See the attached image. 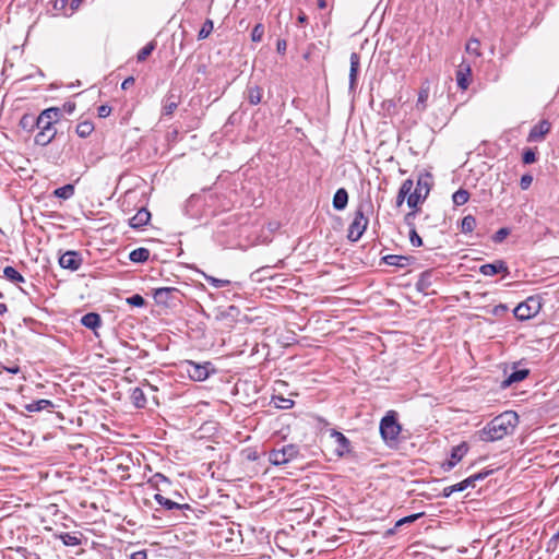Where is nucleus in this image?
<instances>
[{
    "label": "nucleus",
    "instance_id": "nucleus-1",
    "mask_svg": "<svg viewBox=\"0 0 559 559\" xmlns=\"http://www.w3.org/2000/svg\"><path fill=\"white\" fill-rule=\"evenodd\" d=\"M519 424V416L513 411L504 412L491 419L480 431L479 439L493 442L511 435Z\"/></svg>",
    "mask_w": 559,
    "mask_h": 559
},
{
    "label": "nucleus",
    "instance_id": "nucleus-2",
    "mask_svg": "<svg viewBox=\"0 0 559 559\" xmlns=\"http://www.w3.org/2000/svg\"><path fill=\"white\" fill-rule=\"evenodd\" d=\"M61 118V109L59 107H49L44 109L37 116L38 132L34 138L36 145L47 146L57 135V129L55 124Z\"/></svg>",
    "mask_w": 559,
    "mask_h": 559
},
{
    "label": "nucleus",
    "instance_id": "nucleus-3",
    "mask_svg": "<svg viewBox=\"0 0 559 559\" xmlns=\"http://www.w3.org/2000/svg\"><path fill=\"white\" fill-rule=\"evenodd\" d=\"M402 427L397 421L396 413L390 411L380 421V433L386 444L397 441Z\"/></svg>",
    "mask_w": 559,
    "mask_h": 559
},
{
    "label": "nucleus",
    "instance_id": "nucleus-4",
    "mask_svg": "<svg viewBox=\"0 0 559 559\" xmlns=\"http://www.w3.org/2000/svg\"><path fill=\"white\" fill-rule=\"evenodd\" d=\"M542 305L538 297L531 296L525 301L520 302L513 310L518 320L525 321L534 318L540 311Z\"/></svg>",
    "mask_w": 559,
    "mask_h": 559
},
{
    "label": "nucleus",
    "instance_id": "nucleus-5",
    "mask_svg": "<svg viewBox=\"0 0 559 559\" xmlns=\"http://www.w3.org/2000/svg\"><path fill=\"white\" fill-rule=\"evenodd\" d=\"M185 369L191 380L199 382L206 380L211 373L215 372V368L210 361L198 364L192 360H187L185 362Z\"/></svg>",
    "mask_w": 559,
    "mask_h": 559
},
{
    "label": "nucleus",
    "instance_id": "nucleus-6",
    "mask_svg": "<svg viewBox=\"0 0 559 559\" xmlns=\"http://www.w3.org/2000/svg\"><path fill=\"white\" fill-rule=\"evenodd\" d=\"M368 218L365 216L362 205L358 206L354 219L348 227L347 238L352 242L358 241L368 226Z\"/></svg>",
    "mask_w": 559,
    "mask_h": 559
},
{
    "label": "nucleus",
    "instance_id": "nucleus-7",
    "mask_svg": "<svg viewBox=\"0 0 559 559\" xmlns=\"http://www.w3.org/2000/svg\"><path fill=\"white\" fill-rule=\"evenodd\" d=\"M298 454L299 449L297 445L286 444L281 449H273L269 454V460L273 465H284L296 459Z\"/></svg>",
    "mask_w": 559,
    "mask_h": 559
},
{
    "label": "nucleus",
    "instance_id": "nucleus-8",
    "mask_svg": "<svg viewBox=\"0 0 559 559\" xmlns=\"http://www.w3.org/2000/svg\"><path fill=\"white\" fill-rule=\"evenodd\" d=\"M178 295H180V292L175 287H159L155 288L153 293L155 302L164 306H169L178 300Z\"/></svg>",
    "mask_w": 559,
    "mask_h": 559
},
{
    "label": "nucleus",
    "instance_id": "nucleus-9",
    "mask_svg": "<svg viewBox=\"0 0 559 559\" xmlns=\"http://www.w3.org/2000/svg\"><path fill=\"white\" fill-rule=\"evenodd\" d=\"M429 183L421 177L417 180V186L414 192H409L407 197V205L412 209L416 207L419 202L425 200L429 193Z\"/></svg>",
    "mask_w": 559,
    "mask_h": 559
},
{
    "label": "nucleus",
    "instance_id": "nucleus-10",
    "mask_svg": "<svg viewBox=\"0 0 559 559\" xmlns=\"http://www.w3.org/2000/svg\"><path fill=\"white\" fill-rule=\"evenodd\" d=\"M468 452V444L461 442L451 449L450 459L441 464L444 472H450Z\"/></svg>",
    "mask_w": 559,
    "mask_h": 559
},
{
    "label": "nucleus",
    "instance_id": "nucleus-11",
    "mask_svg": "<svg viewBox=\"0 0 559 559\" xmlns=\"http://www.w3.org/2000/svg\"><path fill=\"white\" fill-rule=\"evenodd\" d=\"M83 263V258L78 251H67L59 258V265L62 269H67L70 271H78Z\"/></svg>",
    "mask_w": 559,
    "mask_h": 559
},
{
    "label": "nucleus",
    "instance_id": "nucleus-12",
    "mask_svg": "<svg viewBox=\"0 0 559 559\" xmlns=\"http://www.w3.org/2000/svg\"><path fill=\"white\" fill-rule=\"evenodd\" d=\"M550 130L551 123L546 119L540 120L532 127L527 135V142H542Z\"/></svg>",
    "mask_w": 559,
    "mask_h": 559
},
{
    "label": "nucleus",
    "instance_id": "nucleus-13",
    "mask_svg": "<svg viewBox=\"0 0 559 559\" xmlns=\"http://www.w3.org/2000/svg\"><path fill=\"white\" fill-rule=\"evenodd\" d=\"M479 273L484 276H493L499 273L509 275L508 264L503 260H496L492 263H486L479 266Z\"/></svg>",
    "mask_w": 559,
    "mask_h": 559
},
{
    "label": "nucleus",
    "instance_id": "nucleus-14",
    "mask_svg": "<svg viewBox=\"0 0 559 559\" xmlns=\"http://www.w3.org/2000/svg\"><path fill=\"white\" fill-rule=\"evenodd\" d=\"M471 76H472V67L468 62L463 60L456 70V83L457 86L465 91L468 88L471 83Z\"/></svg>",
    "mask_w": 559,
    "mask_h": 559
},
{
    "label": "nucleus",
    "instance_id": "nucleus-15",
    "mask_svg": "<svg viewBox=\"0 0 559 559\" xmlns=\"http://www.w3.org/2000/svg\"><path fill=\"white\" fill-rule=\"evenodd\" d=\"M330 437L334 439L336 443L335 453L337 456H344L350 452V441L342 432L331 429Z\"/></svg>",
    "mask_w": 559,
    "mask_h": 559
},
{
    "label": "nucleus",
    "instance_id": "nucleus-16",
    "mask_svg": "<svg viewBox=\"0 0 559 559\" xmlns=\"http://www.w3.org/2000/svg\"><path fill=\"white\" fill-rule=\"evenodd\" d=\"M154 499L166 511L175 512V511L191 510V507L189 504L175 502V501L164 497L160 493H155Z\"/></svg>",
    "mask_w": 559,
    "mask_h": 559
},
{
    "label": "nucleus",
    "instance_id": "nucleus-17",
    "mask_svg": "<svg viewBox=\"0 0 559 559\" xmlns=\"http://www.w3.org/2000/svg\"><path fill=\"white\" fill-rule=\"evenodd\" d=\"M151 213L147 209L141 207L130 219L129 225L134 229H139L148 224Z\"/></svg>",
    "mask_w": 559,
    "mask_h": 559
},
{
    "label": "nucleus",
    "instance_id": "nucleus-18",
    "mask_svg": "<svg viewBox=\"0 0 559 559\" xmlns=\"http://www.w3.org/2000/svg\"><path fill=\"white\" fill-rule=\"evenodd\" d=\"M349 91H354L357 84V75L360 68V56L357 52H352L349 57Z\"/></svg>",
    "mask_w": 559,
    "mask_h": 559
},
{
    "label": "nucleus",
    "instance_id": "nucleus-19",
    "mask_svg": "<svg viewBox=\"0 0 559 559\" xmlns=\"http://www.w3.org/2000/svg\"><path fill=\"white\" fill-rule=\"evenodd\" d=\"M414 258L399 254H388L382 258V261L392 266L406 267L408 266Z\"/></svg>",
    "mask_w": 559,
    "mask_h": 559
},
{
    "label": "nucleus",
    "instance_id": "nucleus-20",
    "mask_svg": "<svg viewBox=\"0 0 559 559\" xmlns=\"http://www.w3.org/2000/svg\"><path fill=\"white\" fill-rule=\"evenodd\" d=\"M178 105H179L178 97L173 93H168L163 99V108H162L163 116H171L174 114V111L177 109Z\"/></svg>",
    "mask_w": 559,
    "mask_h": 559
},
{
    "label": "nucleus",
    "instance_id": "nucleus-21",
    "mask_svg": "<svg viewBox=\"0 0 559 559\" xmlns=\"http://www.w3.org/2000/svg\"><path fill=\"white\" fill-rule=\"evenodd\" d=\"M347 203H348V193H347L346 189H344V188L337 189L333 197V202H332L333 207L336 211H342L347 206Z\"/></svg>",
    "mask_w": 559,
    "mask_h": 559
},
{
    "label": "nucleus",
    "instance_id": "nucleus-22",
    "mask_svg": "<svg viewBox=\"0 0 559 559\" xmlns=\"http://www.w3.org/2000/svg\"><path fill=\"white\" fill-rule=\"evenodd\" d=\"M53 407V403L50 400L46 399L33 401L24 406V408L29 413L41 412L44 409H50Z\"/></svg>",
    "mask_w": 559,
    "mask_h": 559
},
{
    "label": "nucleus",
    "instance_id": "nucleus-23",
    "mask_svg": "<svg viewBox=\"0 0 559 559\" xmlns=\"http://www.w3.org/2000/svg\"><path fill=\"white\" fill-rule=\"evenodd\" d=\"M530 371L527 369H516L512 371L501 383L502 388L510 386L515 382H520L524 380L528 376Z\"/></svg>",
    "mask_w": 559,
    "mask_h": 559
},
{
    "label": "nucleus",
    "instance_id": "nucleus-24",
    "mask_svg": "<svg viewBox=\"0 0 559 559\" xmlns=\"http://www.w3.org/2000/svg\"><path fill=\"white\" fill-rule=\"evenodd\" d=\"M81 323L87 328V329H91V330H96L98 326H100L102 324V318L98 313L96 312H88L86 314H84L81 319Z\"/></svg>",
    "mask_w": 559,
    "mask_h": 559
},
{
    "label": "nucleus",
    "instance_id": "nucleus-25",
    "mask_svg": "<svg viewBox=\"0 0 559 559\" xmlns=\"http://www.w3.org/2000/svg\"><path fill=\"white\" fill-rule=\"evenodd\" d=\"M19 126L26 132H33L37 127V117L32 114H24Z\"/></svg>",
    "mask_w": 559,
    "mask_h": 559
},
{
    "label": "nucleus",
    "instance_id": "nucleus-26",
    "mask_svg": "<svg viewBox=\"0 0 559 559\" xmlns=\"http://www.w3.org/2000/svg\"><path fill=\"white\" fill-rule=\"evenodd\" d=\"M130 397H131L132 404L136 408H144L146 406L147 400H146L145 393L143 392V390L141 388L132 389Z\"/></svg>",
    "mask_w": 559,
    "mask_h": 559
},
{
    "label": "nucleus",
    "instance_id": "nucleus-27",
    "mask_svg": "<svg viewBox=\"0 0 559 559\" xmlns=\"http://www.w3.org/2000/svg\"><path fill=\"white\" fill-rule=\"evenodd\" d=\"M431 271H425L419 275L418 281L416 282V289L420 293H426L428 288L431 286Z\"/></svg>",
    "mask_w": 559,
    "mask_h": 559
},
{
    "label": "nucleus",
    "instance_id": "nucleus-28",
    "mask_svg": "<svg viewBox=\"0 0 559 559\" xmlns=\"http://www.w3.org/2000/svg\"><path fill=\"white\" fill-rule=\"evenodd\" d=\"M150 258V250L146 248H136L129 254V259L134 263L146 262Z\"/></svg>",
    "mask_w": 559,
    "mask_h": 559
},
{
    "label": "nucleus",
    "instance_id": "nucleus-29",
    "mask_svg": "<svg viewBox=\"0 0 559 559\" xmlns=\"http://www.w3.org/2000/svg\"><path fill=\"white\" fill-rule=\"evenodd\" d=\"M413 186H414V183H413V180H412V179H406V180L402 183V186H401V188H400V190H399L397 198H396V204H397V206H400V205H402V204H403V202H404L405 198H407V197H408V194H409V192L412 191Z\"/></svg>",
    "mask_w": 559,
    "mask_h": 559
},
{
    "label": "nucleus",
    "instance_id": "nucleus-30",
    "mask_svg": "<svg viewBox=\"0 0 559 559\" xmlns=\"http://www.w3.org/2000/svg\"><path fill=\"white\" fill-rule=\"evenodd\" d=\"M262 98V90L258 85H249L247 88V99L251 105H258Z\"/></svg>",
    "mask_w": 559,
    "mask_h": 559
},
{
    "label": "nucleus",
    "instance_id": "nucleus-31",
    "mask_svg": "<svg viewBox=\"0 0 559 559\" xmlns=\"http://www.w3.org/2000/svg\"><path fill=\"white\" fill-rule=\"evenodd\" d=\"M3 276L11 283H24V276L17 272L13 266H5L3 269Z\"/></svg>",
    "mask_w": 559,
    "mask_h": 559
},
{
    "label": "nucleus",
    "instance_id": "nucleus-32",
    "mask_svg": "<svg viewBox=\"0 0 559 559\" xmlns=\"http://www.w3.org/2000/svg\"><path fill=\"white\" fill-rule=\"evenodd\" d=\"M94 131V124L90 120L78 123L75 132L80 138H87Z\"/></svg>",
    "mask_w": 559,
    "mask_h": 559
},
{
    "label": "nucleus",
    "instance_id": "nucleus-33",
    "mask_svg": "<svg viewBox=\"0 0 559 559\" xmlns=\"http://www.w3.org/2000/svg\"><path fill=\"white\" fill-rule=\"evenodd\" d=\"M476 227V218L473 215H466L461 222V233L471 234Z\"/></svg>",
    "mask_w": 559,
    "mask_h": 559
},
{
    "label": "nucleus",
    "instance_id": "nucleus-34",
    "mask_svg": "<svg viewBox=\"0 0 559 559\" xmlns=\"http://www.w3.org/2000/svg\"><path fill=\"white\" fill-rule=\"evenodd\" d=\"M53 194L59 198V199H63V200H68L70 199L71 197H73L74 194V186L73 185H64L60 188H57L55 191H53Z\"/></svg>",
    "mask_w": 559,
    "mask_h": 559
},
{
    "label": "nucleus",
    "instance_id": "nucleus-35",
    "mask_svg": "<svg viewBox=\"0 0 559 559\" xmlns=\"http://www.w3.org/2000/svg\"><path fill=\"white\" fill-rule=\"evenodd\" d=\"M469 200V192L465 189L456 190L452 195V201L455 205H464Z\"/></svg>",
    "mask_w": 559,
    "mask_h": 559
},
{
    "label": "nucleus",
    "instance_id": "nucleus-36",
    "mask_svg": "<svg viewBox=\"0 0 559 559\" xmlns=\"http://www.w3.org/2000/svg\"><path fill=\"white\" fill-rule=\"evenodd\" d=\"M59 538L66 546H78L81 544V539L73 533H62Z\"/></svg>",
    "mask_w": 559,
    "mask_h": 559
},
{
    "label": "nucleus",
    "instance_id": "nucleus-37",
    "mask_svg": "<svg viewBox=\"0 0 559 559\" xmlns=\"http://www.w3.org/2000/svg\"><path fill=\"white\" fill-rule=\"evenodd\" d=\"M479 47L480 41L477 38H471L465 46V50L466 52L474 55L475 57H480L481 52L479 50Z\"/></svg>",
    "mask_w": 559,
    "mask_h": 559
},
{
    "label": "nucleus",
    "instance_id": "nucleus-38",
    "mask_svg": "<svg viewBox=\"0 0 559 559\" xmlns=\"http://www.w3.org/2000/svg\"><path fill=\"white\" fill-rule=\"evenodd\" d=\"M213 28H214L213 21L210 19L205 20L201 29L199 31L198 39L202 40V39L207 38L210 36V34L213 32Z\"/></svg>",
    "mask_w": 559,
    "mask_h": 559
},
{
    "label": "nucleus",
    "instance_id": "nucleus-39",
    "mask_svg": "<svg viewBox=\"0 0 559 559\" xmlns=\"http://www.w3.org/2000/svg\"><path fill=\"white\" fill-rule=\"evenodd\" d=\"M203 276H204L205 281L214 288H223V287L230 285L229 280H222V278H217V277H214V276H211L207 274H203Z\"/></svg>",
    "mask_w": 559,
    "mask_h": 559
},
{
    "label": "nucleus",
    "instance_id": "nucleus-40",
    "mask_svg": "<svg viewBox=\"0 0 559 559\" xmlns=\"http://www.w3.org/2000/svg\"><path fill=\"white\" fill-rule=\"evenodd\" d=\"M155 49V43L150 41L147 43L143 48L140 49V51L136 55V60L139 62L144 61Z\"/></svg>",
    "mask_w": 559,
    "mask_h": 559
},
{
    "label": "nucleus",
    "instance_id": "nucleus-41",
    "mask_svg": "<svg viewBox=\"0 0 559 559\" xmlns=\"http://www.w3.org/2000/svg\"><path fill=\"white\" fill-rule=\"evenodd\" d=\"M264 35V25L262 23H258L251 31V40L254 43H260Z\"/></svg>",
    "mask_w": 559,
    "mask_h": 559
},
{
    "label": "nucleus",
    "instance_id": "nucleus-42",
    "mask_svg": "<svg viewBox=\"0 0 559 559\" xmlns=\"http://www.w3.org/2000/svg\"><path fill=\"white\" fill-rule=\"evenodd\" d=\"M429 97V88H421L418 93L416 107L420 110L426 108V103Z\"/></svg>",
    "mask_w": 559,
    "mask_h": 559
},
{
    "label": "nucleus",
    "instance_id": "nucleus-43",
    "mask_svg": "<svg viewBox=\"0 0 559 559\" xmlns=\"http://www.w3.org/2000/svg\"><path fill=\"white\" fill-rule=\"evenodd\" d=\"M127 304L133 307H143L145 305V299L140 294H134L126 299Z\"/></svg>",
    "mask_w": 559,
    "mask_h": 559
},
{
    "label": "nucleus",
    "instance_id": "nucleus-44",
    "mask_svg": "<svg viewBox=\"0 0 559 559\" xmlns=\"http://www.w3.org/2000/svg\"><path fill=\"white\" fill-rule=\"evenodd\" d=\"M461 491H463V486H461V484L457 483L455 485L448 486V487L443 488V490L441 492V497L449 498L452 493L461 492Z\"/></svg>",
    "mask_w": 559,
    "mask_h": 559
},
{
    "label": "nucleus",
    "instance_id": "nucleus-45",
    "mask_svg": "<svg viewBox=\"0 0 559 559\" xmlns=\"http://www.w3.org/2000/svg\"><path fill=\"white\" fill-rule=\"evenodd\" d=\"M423 515H424V513L420 512V513H415V514H411V515L404 516V518L400 519L395 523V527L402 526L404 524L413 523V522H415L416 520H418Z\"/></svg>",
    "mask_w": 559,
    "mask_h": 559
},
{
    "label": "nucleus",
    "instance_id": "nucleus-46",
    "mask_svg": "<svg viewBox=\"0 0 559 559\" xmlns=\"http://www.w3.org/2000/svg\"><path fill=\"white\" fill-rule=\"evenodd\" d=\"M559 543V531L552 535V537L546 544L547 552H555Z\"/></svg>",
    "mask_w": 559,
    "mask_h": 559
},
{
    "label": "nucleus",
    "instance_id": "nucleus-47",
    "mask_svg": "<svg viewBox=\"0 0 559 559\" xmlns=\"http://www.w3.org/2000/svg\"><path fill=\"white\" fill-rule=\"evenodd\" d=\"M537 159L536 157V152L532 148H526L524 152H523V155H522V160L524 164H533L535 163Z\"/></svg>",
    "mask_w": 559,
    "mask_h": 559
},
{
    "label": "nucleus",
    "instance_id": "nucleus-48",
    "mask_svg": "<svg viewBox=\"0 0 559 559\" xmlns=\"http://www.w3.org/2000/svg\"><path fill=\"white\" fill-rule=\"evenodd\" d=\"M409 242L412 246L414 247H420L423 246V239L421 237L417 234L416 231V228H411L409 229Z\"/></svg>",
    "mask_w": 559,
    "mask_h": 559
},
{
    "label": "nucleus",
    "instance_id": "nucleus-49",
    "mask_svg": "<svg viewBox=\"0 0 559 559\" xmlns=\"http://www.w3.org/2000/svg\"><path fill=\"white\" fill-rule=\"evenodd\" d=\"M509 234H510V230L508 228H506V227L500 228L492 236V240L498 243L502 242L508 237Z\"/></svg>",
    "mask_w": 559,
    "mask_h": 559
},
{
    "label": "nucleus",
    "instance_id": "nucleus-50",
    "mask_svg": "<svg viewBox=\"0 0 559 559\" xmlns=\"http://www.w3.org/2000/svg\"><path fill=\"white\" fill-rule=\"evenodd\" d=\"M276 400L278 402H275V406L278 407V408H282V409H288L290 407H293L294 405V402L290 400V399H285V397H276Z\"/></svg>",
    "mask_w": 559,
    "mask_h": 559
},
{
    "label": "nucleus",
    "instance_id": "nucleus-51",
    "mask_svg": "<svg viewBox=\"0 0 559 559\" xmlns=\"http://www.w3.org/2000/svg\"><path fill=\"white\" fill-rule=\"evenodd\" d=\"M533 182V176L530 174H525L521 177L520 186L522 190H527Z\"/></svg>",
    "mask_w": 559,
    "mask_h": 559
},
{
    "label": "nucleus",
    "instance_id": "nucleus-52",
    "mask_svg": "<svg viewBox=\"0 0 559 559\" xmlns=\"http://www.w3.org/2000/svg\"><path fill=\"white\" fill-rule=\"evenodd\" d=\"M97 112L99 118H107L111 112V108L108 105H102L98 107Z\"/></svg>",
    "mask_w": 559,
    "mask_h": 559
},
{
    "label": "nucleus",
    "instance_id": "nucleus-53",
    "mask_svg": "<svg viewBox=\"0 0 559 559\" xmlns=\"http://www.w3.org/2000/svg\"><path fill=\"white\" fill-rule=\"evenodd\" d=\"M415 216H416L415 211H412L405 215L404 219H405L406 225L409 227V229L415 228V223H414Z\"/></svg>",
    "mask_w": 559,
    "mask_h": 559
},
{
    "label": "nucleus",
    "instance_id": "nucleus-54",
    "mask_svg": "<svg viewBox=\"0 0 559 559\" xmlns=\"http://www.w3.org/2000/svg\"><path fill=\"white\" fill-rule=\"evenodd\" d=\"M287 49V41L285 39H278L276 43V50L281 55H285Z\"/></svg>",
    "mask_w": 559,
    "mask_h": 559
},
{
    "label": "nucleus",
    "instance_id": "nucleus-55",
    "mask_svg": "<svg viewBox=\"0 0 559 559\" xmlns=\"http://www.w3.org/2000/svg\"><path fill=\"white\" fill-rule=\"evenodd\" d=\"M60 109H61V114L64 111V112L71 115L75 109V104L72 102H67L63 104L62 108H60Z\"/></svg>",
    "mask_w": 559,
    "mask_h": 559
},
{
    "label": "nucleus",
    "instance_id": "nucleus-56",
    "mask_svg": "<svg viewBox=\"0 0 559 559\" xmlns=\"http://www.w3.org/2000/svg\"><path fill=\"white\" fill-rule=\"evenodd\" d=\"M152 480L155 481L156 484L158 483H167L169 484V479L168 477H166L165 475H163L162 473H156L153 477H152Z\"/></svg>",
    "mask_w": 559,
    "mask_h": 559
},
{
    "label": "nucleus",
    "instance_id": "nucleus-57",
    "mask_svg": "<svg viewBox=\"0 0 559 559\" xmlns=\"http://www.w3.org/2000/svg\"><path fill=\"white\" fill-rule=\"evenodd\" d=\"M461 486H463V491L467 489L468 487H475V480L472 476L465 478L464 480L460 481Z\"/></svg>",
    "mask_w": 559,
    "mask_h": 559
},
{
    "label": "nucleus",
    "instance_id": "nucleus-58",
    "mask_svg": "<svg viewBox=\"0 0 559 559\" xmlns=\"http://www.w3.org/2000/svg\"><path fill=\"white\" fill-rule=\"evenodd\" d=\"M491 474V471H483V472H479V473H476L474 475H472L473 479L476 481L478 480H483L485 479L487 476H489Z\"/></svg>",
    "mask_w": 559,
    "mask_h": 559
},
{
    "label": "nucleus",
    "instance_id": "nucleus-59",
    "mask_svg": "<svg viewBox=\"0 0 559 559\" xmlns=\"http://www.w3.org/2000/svg\"><path fill=\"white\" fill-rule=\"evenodd\" d=\"M134 78L133 76H128L127 79L123 80V82L121 83V88L122 90H128L130 88L131 86L134 85Z\"/></svg>",
    "mask_w": 559,
    "mask_h": 559
},
{
    "label": "nucleus",
    "instance_id": "nucleus-60",
    "mask_svg": "<svg viewBox=\"0 0 559 559\" xmlns=\"http://www.w3.org/2000/svg\"><path fill=\"white\" fill-rule=\"evenodd\" d=\"M130 559H147L146 550H139L130 555Z\"/></svg>",
    "mask_w": 559,
    "mask_h": 559
},
{
    "label": "nucleus",
    "instance_id": "nucleus-61",
    "mask_svg": "<svg viewBox=\"0 0 559 559\" xmlns=\"http://www.w3.org/2000/svg\"><path fill=\"white\" fill-rule=\"evenodd\" d=\"M69 0H55V9L57 10H63L67 4H68Z\"/></svg>",
    "mask_w": 559,
    "mask_h": 559
},
{
    "label": "nucleus",
    "instance_id": "nucleus-62",
    "mask_svg": "<svg viewBox=\"0 0 559 559\" xmlns=\"http://www.w3.org/2000/svg\"><path fill=\"white\" fill-rule=\"evenodd\" d=\"M3 369L12 374H16L20 372V367L17 365L11 366V367H3Z\"/></svg>",
    "mask_w": 559,
    "mask_h": 559
},
{
    "label": "nucleus",
    "instance_id": "nucleus-63",
    "mask_svg": "<svg viewBox=\"0 0 559 559\" xmlns=\"http://www.w3.org/2000/svg\"><path fill=\"white\" fill-rule=\"evenodd\" d=\"M81 2H82V0H71V3H70L71 10L72 11L76 10L80 7Z\"/></svg>",
    "mask_w": 559,
    "mask_h": 559
},
{
    "label": "nucleus",
    "instance_id": "nucleus-64",
    "mask_svg": "<svg viewBox=\"0 0 559 559\" xmlns=\"http://www.w3.org/2000/svg\"><path fill=\"white\" fill-rule=\"evenodd\" d=\"M298 22H299L300 24H302V23H306V22H307V16H306V14H305V13H301V14L298 16Z\"/></svg>",
    "mask_w": 559,
    "mask_h": 559
}]
</instances>
